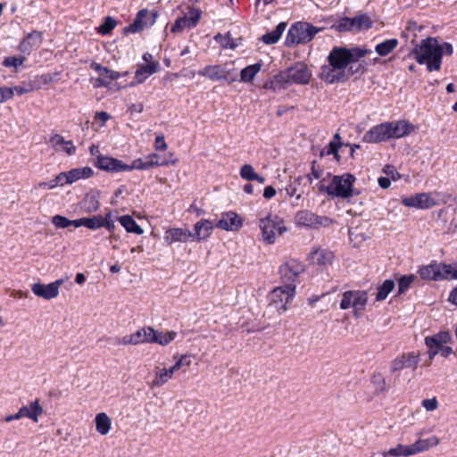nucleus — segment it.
<instances>
[{
    "label": "nucleus",
    "mask_w": 457,
    "mask_h": 457,
    "mask_svg": "<svg viewBox=\"0 0 457 457\" xmlns=\"http://www.w3.org/2000/svg\"><path fill=\"white\" fill-rule=\"evenodd\" d=\"M370 381L375 387V393L377 395L383 394L387 391L386 379L380 372L374 373Z\"/></svg>",
    "instance_id": "58836bf2"
},
{
    "label": "nucleus",
    "mask_w": 457,
    "mask_h": 457,
    "mask_svg": "<svg viewBox=\"0 0 457 457\" xmlns=\"http://www.w3.org/2000/svg\"><path fill=\"white\" fill-rule=\"evenodd\" d=\"M402 203L407 207H415L419 209H428L436 204L435 199L427 193H420L405 197L402 200Z\"/></svg>",
    "instance_id": "2eb2a0df"
},
{
    "label": "nucleus",
    "mask_w": 457,
    "mask_h": 457,
    "mask_svg": "<svg viewBox=\"0 0 457 457\" xmlns=\"http://www.w3.org/2000/svg\"><path fill=\"white\" fill-rule=\"evenodd\" d=\"M213 230V224L209 220H201L195 224V237L198 241L209 237Z\"/></svg>",
    "instance_id": "bb28decb"
},
{
    "label": "nucleus",
    "mask_w": 457,
    "mask_h": 457,
    "mask_svg": "<svg viewBox=\"0 0 457 457\" xmlns=\"http://www.w3.org/2000/svg\"><path fill=\"white\" fill-rule=\"evenodd\" d=\"M419 64H426L428 71H439L442 64L443 52L435 37L421 40L411 51Z\"/></svg>",
    "instance_id": "7ed1b4c3"
},
{
    "label": "nucleus",
    "mask_w": 457,
    "mask_h": 457,
    "mask_svg": "<svg viewBox=\"0 0 457 457\" xmlns=\"http://www.w3.org/2000/svg\"><path fill=\"white\" fill-rule=\"evenodd\" d=\"M295 221L297 226L317 228L321 225L320 218L309 210H302L296 212Z\"/></svg>",
    "instance_id": "a211bd4d"
},
{
    "label": "nucleus",
    "mask_w": 457,
    "mask_h": 457,
    "mask_svg": "<svg viewBox=\"0 0 457 457\" xmlns=\"http://www.w3.org/2000/svg\"><path fill=\"white\" fill-rule=\"evenodd\" d=\"M202 16V11L199 8L189 7L187 13L184 14V18L188 21L189 29L195 28Z\"/></svg>",
    "instance_id": "79ce46f5"
},
{
    "label": "nucleus",
    "mask_w": 457,
    "mask_h": 457,
    "mask_svg": "<svg viewBox=\"0 0 457 457\" xmlns=\"http://www.w3.org/2000/svg\"><path fill=\"white\" fill-rule=\"evenodd\" d=\"M391 138L388 122L381 123L372 127L363 136L365 143H379Z\"/></svg>",
    "instance_id": "4468645a"
},
{
    "label": "nucleus",
    "mask_w": 457,
    "mask_h": 457,
    "mask_svg": "<svg viewBox=\"0 0 457 457\" xmlns=\"http://www.w3.org/2000/svg\"><path fill=\"white\" fill-rule=\"evenodd\" d=\"M356 178L351 173L334 175L331 179L332 189L329 196L348 199L353 195H359L360 192L353 189Z\"/></svg>",
    "instance_id": "0eeeda50"
},
{
    "label": "nucleus",
    "mask_w": 457,
    "mask_h": 457,
    "mask_svg": "<svg viewBox=\"0 0 457 457\" xmlns=\"http://www.w3.org/2000/svg\"><path fill=\"white\" fill-rule=\"evenodd\" d=\"M304 270L303 265L295 260H291L279 267V274L284 286H295L296 278Z\"/></svg>",
    "instance_id": "9b49d317"
},
{
    "label": "nucleus",
    "mask_w": 457,
    "mask_h": 457,
    "mask_svg": "<svg viewBox=\"0 0 457 457\" xmlns=\"http://www.w3.org/2000/svg\"><path fill=\"white\" fill-rule=\"evenodd\" d=\"M312 71L303 62H297L293 66L281 71L266 83L265 87L273 90L286 89L291 84L307 85L312 79Z\"/></svg>",
    "instance_id": "f03ea898"
},
{
    "label": "nucleus",
    "mask_w": 457,
    "mask_h": 457,
    "mask_svg": "<svg viewBox=\"0 0 457 457\" xmlns=\"http://www.w3.org/2000/svg\"><path fill=\"white\" fill-rule=\"evenodd\" d=\"M354 297L353 298V309L363 310L368 302V294L366 291H353Z\"/></svg>",
    "instance_id": "37998d69"
},
{
    "label": "nucleus",
    "mask_w": 457,
    "mask_h": 457,
    "mask_svg": "<svg viewBox=\"0 0 457 457\" xmlns=\"http://www.w3.org/2000/svg\"><path fill=\"white\" fill-rule=\"evenodd\" d=\"M321 29H318L311 23L296 22L289 29L285 44L287 46L307 44L312 41L314 36Z\"/></svg>",
    "instance_id": "39448f33"
},
{
    "label": "nucleus",
    "mask_w": 457,
    "mask_h": 457,
    "mask_svg": "<svg viewBox=\"0 0 457 457\" xmlns=\"http://www.w3.org/2000/svg\"><path fill=\"white\" fill-rule=\"evenodd\" d=\"M147 158H148L149 163L152 164V168L155 167V166H166V165H169V163H170L169 161H167L164 158H162L157 154H151L147 155Z\"/></svg>",
    "instance_id": "13d9d810"
},
{
    "label": "nucleus",
    "mask_w": 457,
    "mask_h": 457,
    "mask_svg": "<svg viewBox=\"0 0 457 457\" xmlns=\"http://www.w3.org/2000/svg\"><path fill=\"white\" fill-rule=\"evenodd\" d=\"M353 27L358 29H370L372 26V21L367 14H361L352 18Z\"/></svg>",
    "instance_id": "c03bdc74"
},
{
    "label": "nucleus",
    "mask_w": 457,
    "mask_h": 457,
    "mask_svg": "<svg viewBox=\"0 0 457 457\" xmlns=\"http://www.w3.org/2000/svg\"><path fill=\"white\" fill-rule=\"evenodd\" d=\"M370 52L360 47H333L327 57L328 63L320 69V78L328 84L347 81L348 74L345 73V69L349 63L357 62Z\"/></svg>",
    "instance_id": "f257e3e1"
},
{
    "label": "nucleus",
    "mask_w": 457,
    "mask_h": 457,
    "mask_svg": "<svg viewBox=\"0 0 457 457\" xmlns=\"http://www.w3.org/2000/svg\"><path fill=\"white\" fill-rule=\"evenodd\" d=\"M367 71V63L365 61L361 62H351L349 63L347 70L345 69V73L348 74V79L353 75L361 76Z\"/></svg>",
    "instance_id": "a19ab883"
},
{
    "label": "nucleus",
    "mask_w": 457,
    "mask_h": 457,
    "mask_svg": "<svg viewBox=\"0 0 457 457\" xmlns=\"http://www.w3.org/2000/svg\"><path fill=\"white\" fill-rule=\"evenodd\" d=\"M354 297L353 291H345L343 294L342 300L340 302V308L342 310H347L350 307L353 308V298Z\"/></svg>",
    "instance_id": "603ef678"
},
{
    "label": "nucleus",
    "mask_w": 457,
    "mask_h": 457,
    "mask_svg": "<svg viewBox=\"0 0 457 457\" xmlns=\"http://www.w3.org/2000/svg\"><path fill=\"white\" fill-rule=\"evenodd\" d=\"M177 337V332L175 331H168V332H161L155 330L154 338L152 340L154 343L159 344L162 346L168 345L170 342H172Z\"/></svg>",
    "instance_id": "4c0bfd02"
},
{
    "label": "nucleus",
    "mask_w": 457,
    "mask_h": 457,
    "mask_svg": "<svg viewBox=\"0 0 457 457\" xmlns=\"http://www.w3.org/2000/svg\"><path fill=\"white\" fill-rule=\"evenodd\" d=\"M303 180V177L298 176L294 179V180L290 181L287 186L285 187L286 195L288 197H295V201L292 203L293 206H298L299 201L302 198V195L303 193V190H300V186Z\"/></svg>",
    "instance_id": "4be33fe9"
},
{
    "label": "nucleus",
    "mask_w": 457,
    "mask_h": 457,
    "mask_svg": "<svg viewBox=\"0 0 457 457\" xmlns=\"http://www.w3.org/2000/svg\"><path fill=\"white\" fill-rule=\"evenodd\" d=\"M286 28H287L286 22H279L277 25V27L275 28V29L264 34L262 37V42H264L267 45H272V44L277 43L278 41V39L280 38V37L282 36L283 32L285 31Z\"/></svg>",
    "instance_id": "473e14b6"
},
{
    "label": "nucleus",
    "mask_w": 457,
    "mask_h": 457,
    "mask_svg": "<svg viewBox=\"0 0 457 457\" xmlns=\"http://www.w3.org/2000/svg\"><path fill=\"white\" fill-rule=\"evenodd\" d=\"M295 292V286H281L275 287L269 294V306L278 313L287 311V304L292 301Z\"/></svg>",
    "instance_id": "6e6552de"
},
{
    "label": "nucleus",
    "mask_w": 457,
    "mask_h": 457,
    "mask_svg": "<svg viewBox=\"0 0 457 457\" xmlns=\"http://www.w3.org/2000/svg\"><path fill=\"white\" fill-rule=\"evenodd\" d=\"M413 279H414V276L413 275L403 276L398 280V294L404 293L409 288V287L412 283Z\"/></svg>",
    "instance_id": "5fc2aeb1"
},
{
    "label": "nucleus",
    "mask_w": 457,
    "mask_h": 457,
    "mask_svg": "<svg viewBox=\"0 0 457 457\" xmlns=\"http://www.w3.org/2000/svg\"><path fill=\"white\" fill-rule=\"evenodd\" d=\"M159 63L158 62H149L147 64L141 65L136 71L134 79L135 81L130 84V86H134L136 84L143 83L146 78L150 75L155 73L158 70Z\"/></svg>",
    "instance_id": "b1692460"
},
{
    "label": "nucleus",
    "mask_w": 457,
    "mask_h": 457,
    "mask_svg": "<svg viewBox=\"0 0 457 457\" xmlns=\"http://www.w3.org/2000/svg\"><path fill=\"white\" fill-rule=\"evenodd\" d=\"M119 222L129 233L137 235L143 234V228L136 222L130 215H122L118 218Z\"/></svg>",
    "instance_id": "c756f323"
},
{
    "label": "nucleus",
    "mask_w": 457,
    "mask_h": 457,
    "mask_svg": "<svg viewBox=\"0 0 457 457\" xmlns=\"http://www.w3.org/2000/svg\"><path fill=\"white\" fill-rule=\"evenodd\" d=\"M242 219L234 212H224L216 227L227 231H236L242 227Z\"/></svg>",
    "instance_id": "f3484780"
},
{
    "label": "nucleus",
    "mask_w": 457,
    "mask_h": 457,
    "mask_svg": "<svg viewBox=\"0 0 457 457\" xmlns=\"http://www.w3.org/2000/svg\"><path fill=\"white\" fill-rule=\"evenodd\" d=\"M42 41L43 33L38 30H32L22 38L18 48L21 53L29 54L34 49L39 47Z\"/></svg>",
    "instance_id": "dca6fc26"
},
{
    "label": "nucleus",
    "mask_w": 457,
    "mask_h": 457,
    "mask_svg": "<svg viewBox=\"0 0 457 457\" xmlns=\"http://www.w3.org/2000/svg\"><path fill=\"white\" fill-rule=\"evenodd\" d=\"M116 25L117 21L113 18L108 16L104 19L103 24L99 27L98 31L102 35L109 34Z\"/></svg>",
    "instance_id": "09e8293b"
},
{
    "label": "nucleus",
    "mask_w": 457,
    "mask_h": 457,
    "mask_svg": "<svg viewBox=\"0 0 457 457\" xmlns=\"http://www.w3.org/2000/svg\"><path fill=\"white\" fill-rule=\"evenodd\" d=\"M420 276L424 279L440 280L439 263H431L423 266L419 270Z\"/></svg>",
    "instance_id": "7c9ffc66"
},
{
    "label": "nucleus",
    "mask_w": 457,
    "mask_h": 457,
    "mask_svg": "<svg viewBox=\"0 0 457 457\" xmlns=\"http://www.w3.org/2000/svg\"><path fill=\"white\" fill-rule=\"evenodd\" d=\"M440 280L457 279V263L444 264L439 263Z\"/></svg>",
    "instance_id": "e433bc0d"
},
{
    "label": "nucleus",
    "mask_w": 457,
    "mask_h": 457,
    "mask_svg": "<svg viewBox=\"0 0 457 457\" xmlns=\"http://www.w3.org/2000/svg\"><path fill=\"white\" fill-rule=\"evenodd\" d=\"M157 13H150L147 9L140 10L134 19L133 22L130 23L124 29V33H137L144 29V28L152 26L155 22Z\"/></svg>",
    "instance_id": "9d476101"
},
{
    "label": "nucleus",
    "mask_w": 457,
    "mask_h": 457,
    "mask_svg": "<svg viewBox=\"0 0 457 457\" xmlns=\"http://www.w3.org/2000/svg\"><path fill=\"white\" fill-rule=\"evenodd\" d=\"M323 174V169L318 164L317 161L312 162L311 172L307 174L306 178L310 183L312 182L313 179H320Z\"/></svg>",
    "instance_id": "8fccbe9b"
},
{
    "label": "nucleus",
    "mask_w": 457,
    "mask_h": 457,
    "mask_svg": "<svg viewBox=\"0 0 457 457\" xmlns=\"http://www.w3.org/2000/svg\"><path fill=\"white\" fill-rule=\"evenodd\" d=\"M262 63L257 62L248 65L240 71V80L245 83L251 82L261 71Z\"/></svg>",
    "instance_id": "c9c22d12"
},
{
    "label": "nucleus",
    "mask_w": 457,
    "mask_h": 457,
    "mask_svg": "<svg viewBox=\"0 0 457 457\" xmlns=\"http://www.w3.org/2000/svg\"><path fill=\"white\" fill-rule=\"evenodd\" d=\"M103 227L111 233L114 232L115 224L112 219V212H108L104 217H103Z\"/></svg>",
    "instance_id": "e2e57ef3"
},
{
    "label": "nucleus",
    "mask_w": 457,
    "mask_h": 457,
    "mask_svg": "<svg viewBox=\"0 0 457 457\" xmlns=\"http://www.w3.org/2000/svg\"><path fill=\"white\" fill-rule=\"evenodd\" d=\"M260 228L262 237L267 244H273L277 235H282L286 231V227L282 219L278 216L269 215L260 220Z\"/></svg>",
    "instance_id": "1a4fd4ad"
},
{
    "label": "nucleus",
    "mask_w": 457,
    "mask_h": 457,
    "mask_svg": "<svg viewBox=\"0 0 457 457\" xmlns=\"http://www.w3.org/2000/svg\"><path fill=\"white\" fill-rule=\"evenodd\" d=\"M96 429L102 435L105 436L110 432L112 420L105 412H99L95 418Z\"/></svg>",
    "instance_id": "cd10ccee"
},
{
    "label": "nucleus",
    "mask_w": 457,
    "mask_h": 457,
    "mask_svg": "<svg viewBox=\"0 0 457 457\" xmlns=\"http://www.w3.org/2000/svg\"><path fill=\"white\" fill-rule=\"evenodd\" d=\"M256 172L251 164H244L240 168V176L242 179L248 181H254Z\"/></svg>",
    "instance_id": "3c124183"
},
{
    "label": "nucleus",
    "mask_w": 457,
    "mask_h": 457,
    "mask_svg": "<svg viewBox=\"0 0 457 457\" xmlns=\"http://www.w3.org/2000/svg\"><path fill=\"white\" fill-rule=\"evenodd\" d=\"M452 341V337L448 331H440L433 336L425 337V345L431 346H442Z\"/></svg>",
    "instance_id": "c85d7f7f"
},
{
    "label": "nucleus",
    "mask_w": 457,
    "mask_h": 457,
    "mask_svg": "<svg viewBox=\"0 0 457 457\" xmlns=\"http://www.w3.org/2000/svg\"><path fill=\"white\" fill-rule=\"evenodd\" d=\"M391 138H399L409 135L414 127L406 120H398L396 122H388Z\"/></svg>",
    "instance_id": "412c9836"
},
{
    "label": "nucleus",
    "mask_w": 457,
    "mask_h": 457,
    "mask_svg": "<svg viewBox=\"0 0 457 457\" xmlns=\"http://www.w3.org/2000/svg\"><path fill=\"white\" fill-rule=\"evenodd\" d=\"M334 253L327 249H317L311 253L310 260L313 264L328 266L332 263Z\"/></svg>",
    "instance_id": "393cba45"
},
{
    "label": "nucleus",
    "mask_w": 457,
    "mask_h": 457,
    "mask_svg": "<svg viewBox=\"0 0 457 457\" xmlns=\"http://www.w3.org/2000/svg\"><path fill=\"white\" fill-rule=\"evenodd\" d=\"M10 88L12 92V96H14L15 93L21 96V95H24V94L33 91V86L30 83L15 86V87H10Z\"/></svg>",
    "instance_id": "680f3d73"
},
{
    "label": "nucleus",
    "mask_w": 457,
    "mask_h": 457,
    "mask_svg": "<svg viewBox=\"0 0 457 457\" xmlns=\"http://www.w3.org/2000/svg\"><path fill=\"white\" fill-rule=\"evenodd\" d=\"M421 405L427 410V411H435L438 407V402L436 399V397L431 399H425L422 401Z\"/></svg>",
    "instance_id": "774afa93"
},
{
    "label": "nucleus",
    "mask_w": 457,
    "mask_h": 457,
    "mask_svg": "<svg viewBox=\"0 0 457 457\" xmlns=\"http://www.w3.org/2000/svg\"><path fill=\"white\" fill-rule=\"evenodd\" d=\"M66 172H67V176H68L70 184H71L80 179L90 178L94 174V171L90 167L71 169Z\"/></svg>",
    "instance_id": "72a5a7b5"
},
{
    "label": "nucleus",
    "mask_w": 457,
    "mask_h": 457,
    "mask_svg": "<svg viewBox=\"0 0 457 457\" xmlns=\"http://www.w3.org/2000/svg\"><path fill=\"white\" fill-rule=\"evenodd\" d=\"M219 37L220 38V44L223 47L234 49L237 46V45L234 43V39L232 38L229 33H227L223 37L219 34L215 37V39L217 40Z\"/></svg>",
    "instance_id": "052dcab7"
},
{
    "label": "nucleus",
    "mask_w": 457,
    "mask_h": 457,
    "mask_svg": "<svg viewBox=\"0 0 457 457\" xmlns=\"http://www.w3.org/2000/svg\"><path fill=\"white\" fill-rule=\"evenodd\" d=\"M398 45L399 41L396 38L387 39L378 44L375 47V51L378 55L384 57L392 53Z\"/></svg>",
    "instance_id": "f704fd0d"
},
{
    "label": "nucleus",
    "mask_w": 457,
    "mask_h": 457,
    "mask_svg": "<svg viewBox=\"0 0 457 457\" xmlns=\"http://www.w3.org/2000/svg\"><path fill=\"white\" fill-rule=\"evenodd\" d=\"M198 75L205 77L212 81H225L231 84L237 80V70L232 63L207 65L198 71Z\"/></svg>",
    "instance_id": "423d86ee"
},
{
    "label": "nucleus",
    "mask_w": 457,
    "mask_h": 457,
    "mask_svg": "<svg viewBox=\"0 0 457 457\" xmlns=\"http://www.w3.org/2000/svg\"><path fill=\"white\" fill-rule=\"evenodd\" d=\"M154 372L155 376L151 383L152 388L162 386L173 376V372L170 369H161L156 367Z\"/></svg>",
    "instance_id": "2f4dec72"
},
{
    "label": "nucleus",
    "mask_w": 457,
    "mask_h": 457,
    "mask_svg": "<svg viewBox=\"0 0 457 457\" xmlns=\"http://www.w3.org/2000/svg\"><path fill=\"white\" fill-rule=\"evenodd\" d=\"M31 290L35 295L46 300H51L59 295L58 291L54 289L52 283H49L47 285L35 283L31 286Z\"/></svg>",
    "instance_id": "5701e85b"
},
{
    "label": "nucleus",
    "mask_w": 457,
    "mask_h": 457,
    "mask_svg": "<svg viewBox=\"0 0 457 457\" xmlns=\"http://www.w3.org/2000/svg\"><path fill=\"white\" fill-rule=\"evenodd\" d=\"M193 234L190 230L182 228H172L165 232L164 240L171 245L175 242H187Z\"/></svg>",
    "instance_id": "6ab92c4d"
},
{
    "label": "nucleus",
    "mask_w": 457,
    "mask_h": 457,
    "mask_svg": "<svg viewBox=\"0 0 457 457\" xmlns=\"http://www.w3.org/2000/svg\"><path fill=\"white\" fill-rule=\"evenodd\" d=\"M65 142H66V140L60 134H53V135H51L50 137H49V140H48V143L51 145V146L55 151H60L62 145H64Z\"/></svg>",
    "instance_id": "864d4df0"
},
{
    "label": "nucleus",
    "mask_w": 457,
    "mask_h": 457,
    "mask_svg": "<svg viewBox=\"0 0 457 457\" xmlns=\"http://www.w3.org/2000/svg\"><path fill=\"white\" fill-rule=\"evenodd\" d=\"M101 77L104 78L105 79L109 80L110 82L112 80H117L121 77V74L118 71L110 70L106 67V72H102Z\"/></svg>",
    "instance_id": "0e129e2a"
},
{
    "label": "nucleus",
    "mask_w": 457,
    "mask_h": 457,
    "mask_svg": "<svg viewBox=\"0 0 457 457\" xmlns=\"http://www.w3.org/2000/svg\"><path fill=\"white\" fill-rule=\"evenodd\" d=\"M84 226L89 229H97L103 228V216L95 215L93 217L85 218Z\"/></svg>",
    "instance_id": "de8ad7c7"
},
{
    "label": "nucleus",
    "mask_w": 457,
    "mask_h": 457,
    "mask_svg": "<svg viewBox=\"0 0 457 457\" xmlns=\"http://www.w3.org/2000/svg\"><path fill=\"white\" fill-rule=\"evenodd\" d=\"M94 164L99 170L112 173L126 171L127 169V164L122 161L101 154L96 155Z\"/></svg>",
    "instance_id": "ddd939ff"
},
{
    "label": "nucleus",
    "mask_w": 457,
    "mask_h": 457,
    "mask_svg": "<svg viewBox=\"0 0 457 457\" xmlns=\"http://www.w3.org/2000/svg\"><path fill=\"white\" fill-rule=\"evenodd\" d=\"M43 408L39 404V401L37 399L30 403L29 405L22 406L16 413V417H19L20 419L26 417L35 422H37L38 417L43 413Z\"/></svg>",
    "instance_id": "aec40b11"
},
{
    "label": "nucleus",
    "mask_w": 457,
    "mask_h": 457,
    "mask_svg": "<svg viewBox=\"0 0 457 457\" xmlns=\"http://www.w3.org/2000/svg\"><path fill=\"white\" fill-rule=\"evenodd\" d=\"M420 362V355L411 352L403 353L393 359L390 362V373H396L405 368L417 369Z\"/></svg>",
    "instance_id": "f8f14e48"
},
{
    "label": "nucleus",
    "mask_w": 457,
    "mask_h": 457,
    "mask_svg": "<svg viewBox=\"0 0 457 457\" xmlns=\"http://www.w3.org/2000/svg\"><path fill=\"white\" fill-rule=\"evenodd\" d=\"M438 444V437L431 436L427 439H419L414 444L409 445L398 444L395 448H391L386 452H383L382 455L383 457H408L427 451L430 447L436 446Z\"/></svg>",
    "instance_id": "20e7f679"
},
{
    "label": "nucleus",
    "mask_w": 457,
    "mask_h": 457,
    "mask_svg": "<svg viewBox=\"0 0 457 457\" xmlns=\"http://www.w3.org/2000/svg\"><path fill=\"white\" fill-rule=\"evenodd\" d=\"M53 184L54 185V187H58V186H63L65 184H70L69 183V179H68V176H67V172H61L59 173L54 179H53Z\"/></svg>",
    "instance_id": "338daca9"
},
{
    "label": "nucleus",
    "mask_w": 457,
    "mask_h": 457,
    "mask_svg": "<svg viewBox=\"0 0 457 457\" xmlns=\"http://www.w3.org/2000/svg\"><path fill=\"white\" fill-rule=\"evenodd\" d=\"M337 31L344 32L351 30L353 27V20L352 18L343 17L339 19L333 27Z\"/></svg>",
    "instance_id": "49530a36"
},
{
    "label": "nucleus",
    "mask_w": 457,
    "mask_h": 457,
    "mask_svg": "<svg viewBox=\"0 0 457 457\" xmlns=\"http://www.w3.org/2000/svg\"><path fill=\"white\" fill-rule=\"evenodd\" d=\"M145 330L142 328L137 329L135 333L130 335H126L122 337H117L115 339L117 345H137L139 344L145 343Z\"/></svg>",
    "instance_id": "a878e982"
},
{
    "label": "nucleus",
    "mask_w": 457,
    "mask_h": 457,
    "mask_svg": "<svg viewBox=\"0 0 457 457\" xmlns=\"http://www.w3.org/2000/svg\"><path fill=\"white\" fill-rule=\"evenodd\" d=\"M12 98V92L9 87H0V104Z\"/></svg>",
    "instance_id": "69168bd1"
},
{
    "label": "nucleus",
    "mask_w": 457,
    "mask_h": 457,
    "mask_svg": "<svg viewBox=\"0 0 457 457\" xmlns=\"http://www.w3.org/2000/svg\"><path fill=\"white\" fill-rule=\"evenodd\" d=\"M395 282L392 279H386L384 283L378 288V293L376 295L377 301L385 300L387 295L393 291L395 288Z\"/></svg>",
    "instance_id": "ea45409f"
},
{
    "label": "nucleus",
    "mask_w": 457,
    "mask_h": 457,
    "mask_svg": "<svg viewBox=\"0 0 457 457\" xmlns=\"http://www.w3.org/2000/svg\"><path fill=\"white\" fill-rule=\"evenodd\" d=\"M189 22L187 19L184 17H180L177 19L174 22V24L171 27V32L177 33L182 31L184 29L188 28L189 29Z\"/></svg>",
    "instance_id": "bf43d9fd"
},
{
    "label": "nucleus",
    "mask_w": 457,
    "mask_h": 457,
    "mask_svg": "<svg viewBox=\"0 0 457 457\" xmlns=\"http://www.w3.org/2000/svg\"><path fill=\"white\" fill-rule=\"evenodd\" d=\"M152 168V164L149 163L147 156L144 159L138 158L133 161L132 164H127L126 171L132 170H149Z\"/></svg>",
    "instance_id": "a18cd8bd"
},
{
    "label": "nucleus",
    "mask_w": 457,
    "mask_h": 457,
    "mask_svg": "<svg viewBox=\"0 0 457 457\" xmlns=\"http://www.w3.org/2000/svg\"><path fill=\"white\" fill-rule=\"evenodd\" d=\"M24 61H25V57H23V56H20V57L9 56V57H6L3 61V65L4 67H14V68H17L18 66L22 65Z\"/></svg>",
    "instance_id": "6e6d98bb"
},
{
    "label": "nucleus",
    "mask_w": 457,
    "mask_h": 457,
    "mask_svg": "<svg viewBox=\"0 0 457 457\" xmlns=\"http://www.w3.org/2000/svg\"><path fill=\"white\" fill-rule=\"evenodd\" d=\"M52 223L58 228H65L71 226V220L64 216L56 214L52 217Z\"/></svg>",
    "instance_id": "4d7b16f0"
}]
</instances>
